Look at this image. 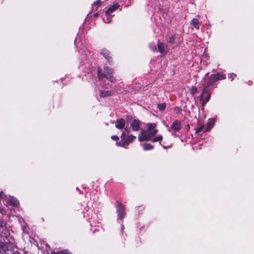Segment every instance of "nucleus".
<instances>
[{"label": "nucleus", "instance_id": "nucleus-1", "mask_svg": "<svg viewBox=\"0 0 254 254\" xmlns=\"http://www.w3.org/2000/svg\"><path fill=\"white\" fill-rule=\"evenodd\" d=\"M146 129H141L138 134V139L140 142L149 141L158 132L155 123H147Z\"/></svg>", "mask_w": 254, "mask_h": 254}, {"label": "nucleus", "instance_id": "nucleus-2", "mask_svg": "<svg viewBox=\"0 0 254 254\" xmlns=\"http://www.w3.org/2000/svg\"><path fill=\"white\" fill-rule=\"evenodd\" d=\"M105 73H101V69H98V77L99 79H102L104 77L106 78L108 80L111 82H114L115 78L113 75V70L109 68L108 67H105L104 68Z\"/></svg>", "mask_w": 254, "mask_h": 254}, {"label": "nucleus", "instance_id": "nucleus-3", "mask_svg": "<svg viewBox=\"0 0 254 254\" xmlns=\"http://www.w3.org/2000/svg\"><path fill=\"white\" fill-rule=\"evenodd\" d=\"M211 94L210 91L206 88H204L200 95V99H201L203 104L206 103L208 101L210 98Z\"/></svg>", "mask_w": 254, "mask_h": 254}, {"label": "nucleus", "instance_id": "nucleus-4", "mask_svg": "<svg viewBox=\"0 0 254 254\" xmlns=\"http://www.w3.org/2000/svg\"><path fill=\"white\" fill-rule=\"evenodd\" d=\"M117 211L118 213V219H123L126 214V212L124 206L121 203H118V204Z\"/></svg>", "mask_w": 254, "mask_h": 254}, {"label": "nucleus", "instance_id": "nucleus-5", "mask_svg": "<svg viewBox=\"0 0 254 254\" xmlns=\"http://www.w3.org/2000/svg\"><path fill=\"white\" fill-rule=\"evenodd\" d=\"M225 78V76L224 74L218 73L216 74H212L208 77V79L211 80L213 83H214L218 80L224 79Z\"/></svg>", "mask_w": 254, "mask_h": 254}, {"label": "nucleus", "instance_id": "nucleus-6", "mask_svg": "<svg viewBox=\"0 0 254 254\" xmlns=\"http://www.w3.org/2000/svg\"><path fill=\"white\" fill-rule=\"evenodd\" d=\"M125 125L126 122L124 119H119L116 121L115 127L118 129H122L125 127Z\"/></svg>", "mask_w": 254, "mask_h": 254}, {"label": "nucleus", "instance_id": "nucleus-7", "mask_svg": "<svg viewBox=\"0 0 254 254\" xmlns=\"http://www.w3.org/2000/svg\"><path fill=\"white\" fill-rule=\"evenodd\" d=\"M140 122L138 120H134L130 124L132 130L134 131H138L140 128Z\"/></svg>", "mask_w": 254, "mask_h": 254}, {"label": "nucleus", "instance_id": "nucleus-8", "mask_svg": "<svg viewBox=\"0 0 254 254\" xmlns=\"http://www.w3.org/2000/svg\"><path fill=\"white\" fill-rule=\"evenodd\" d=\"M158 49L159 52L161 53L166 54L168 52L167 46L165 45L162 42H158Z\"/></svg>", "mask_w": 254, "mask_h": 254}, {"label": "nucleus", "instance_id": "nucleus-9", "mask_svg": "<svg viewBox=\"0 0 254 254\" xmlns=\"http://www.w3.org/2000/svg\"><path fill=\"white\" fill-rule=\"evenodd\" d=\"M136 136L132 134L128 135L126 137L123 141V145H128L130 143L132 142L134 139H135Z\"/></svg>", "mask_w": 254, "mask_h": 254}, {"label": "nucleus", "instance_id": "nucleus-10", "mask_svg": "<svg viewBox=\"0 0 254 254\" xmlns=\"http://www.w3.org/2000/svg\"><path fill=\"white\" fill-rule=\"evenodd\" d=\"M171 127L175 131H179L181 128V123L178 120H176L172 125Z\"/></svg>", "mask_w": 254, "mask_h": 254}, {"label": "nucleus", "instance_id": "nucleus-11", "mask_svg": "<svg viewBox=\"0 0 254 254\" xmlns=\"http://www.w3.org/2000/svg\"><path fill=\"white\" fill-rule=\"evenodd\" d=\"M9 203L13 206H17L19 204L18 200L12 196H10L8 199Z\"/></svg>", "mask_w": 254, "mask_h": 254}, {"label": "nucleus", "instance_id": "nucleus-12", "mask_svg": "<svg viewBox=\"0 0 254 254\" xmlns=\"http://www.w3.org/2000/svg\"><path fill=\"white\" fill-rule=\"evenodd\" d=\"M112 95V92L111 91H104L101 90L100 93V96L101 97H105Z\"/></svg>", "mask_w": 254, "mask_h": 254}, {"label": "nucleus", "instance_id": "nucleus-13", "mask_svg": "<svg viewBox=\"0 0 254 254\" xmlns=\"http://www.w3.org/2000/svg\"><path fill=\"white\" fill-rule=\"evenodd\" d=\"M119 7V5L118 3L114 4L111 7L109 8L108 10L106 11L107 14L111 13L113 12L115 10H116Z\"/></svg>", "mask_w": 254, "mask_h": 254}, {"label": "nucleus", "instance_id": "nucleus-14", "mask_svg": "<svg viewBox=\"0 0 254 254\" xmlns=\"http://www.w3.org/2000/svg\"><path fill=\"white\" fill-rule=\"evenodd\" d=\"M199 20L197 18H193L191 20V24L193 25L196 29H199Z\"/></svg>", "mask_w": 254, "mask_h": 254}, {"label": "nucleus", "instance_id": "nucleus-15", "mask_svg": "<svg viewBox=\"0 0 254 254\" xmlns=\"http://www.w3.org/2000/svg\"><path fill=\"white\" fill-rule=\"evenodd\" d=\"M142 147L144 150H149L153 148V146L149 143H143Z\"/></svg>", "mask_w": 254, "mask_h": 254}, {"label": "nucleus", "instance_id": "nucleus-16", "mask_svg": "<svg viewBox=\"0 0 254 254\" xmlns=\"http://www.w3.org/2000/svg\"><path fill=\"white\" fill-rule=\"evenodd\" d=\"M162 139H163L162 135H158L156 137H153L151 139V141L152 142H157V141H160V142Z\"/></svg>", "mask_w": 254, "mask_h": 254}, {"label": "nucleus", "instance_id": "nucleus-17", "mask_svg": "<svg viewBox=\"0 0 254 254\" xmlns=\"http://www.w3.org/2000/svg\"><path fill=\"white\" fill-rule=\"evenodd\" d=\"M214 120L212 119L208 123L206 130H209L213 127L214 124Z\"/></svg>", "mask_w": 254, "mask_h": 254}, {"label": "nucleus", "instance_id": "nucleus-18", "mask_svg": "<svg viewBox=\"0 0 254 254\" xmlns=\"http://www.w3.org/2000/svg\"><path fill=\"white\" fill-rule=\"evenodd\" d=\"M51 254H71L68 250H64L59 252H52Z\"/></svg>", "mask_w": 254, "mask_h": 254}, {"label": "nucleus", "instance_id": "nucleus-19", "mask_svg": "<svg viewBox=\"0 0 254 254\" xmlns=\"http://www.w3.org/2000/svg\"><path fill=\"white\" fill-rule=\"evenodd\" d=\"M158 108L161 111H163L165 110L166 108V104L165 103H160L158 105Z\"/></svg>", "mask_w": 254, "mask_h": 254}, {"label": "nucleus", "instance_id": "nucleus-20", "mask_svg": "<svg viewBox=\"0 0 254 254\" xmlns=\"http://www.w3.org/2000/svg\"><path fill=\"white\" fill-rule=\"evenodd\" d=\"M106 15L107 16V19L106 22H107V23L110 22L111 21V18H112V15H111V13L107 14V11H106Z\"/></svg>", "mask_w": 254, "mask_h": 254}, {"label": "nucleus", "instance_id": "nucleus-21", "mask_svg": "<svg viewBox=\"0 0 254 254\" xmlns=\"http://www.w3.org/2000/svg\"><path fill=\"white\" fill-rule=\"evenodd\" d=\"M5 223L3 222V221L1 219H0V229H5ZM0 232H1V230H0Z\"/></svg>", "mask_w": 254, "mask_h": 254}, {"label": "nucleus", "instance_id": "nucleus-22", "mask_svg": "<svg viewBox=\"0 0 254 254\" xmlns=\"http://www.w3.org/2000/svg\"><path fill=\"white\" fill-rule=\"evenodd\" d=\"M101 3V0H97L94 2L93 5L95 6H99Z\"/></svg>", "mask_w": 254, "mask_h": 254}, {"label": "nucleus", "instance_id": "nucleus-23", "mask_svg": "<svg viewBox=\"0 0 254 254\" xmlns=\"http://www.w3.org/2000/svg\"><path fill=\"white\" fill-rule=\"evenodd\" d=\"M121 138L122 141L125 140V138H126V133L125 131L122 132Z\"/></svg>", "mask_w": 254, "mask_h": 254}, {"label": "nucleus", "instance_id": "nucleus-24", "mask_svg": "<svg viewBox=\"0 0 254 254\" xmlns=\"http://www.w3.org/2000/svg\"><path fill=\"white\" fill-rule=\"evenodd\" d=\"M213 84V82L211 80H209V81L208 82L207 85L204 87V88H206V89H207L208 87L212 85Z\"/></svg>", "mask_w": 254, "mask_h": 254}, {"label": "nucleus", "instance_id": "nucleus-25", "mask_svg": "<svg viewBox=\"0 0 254 254\" xmlns=\"http://www.w3.org/2000/svg\"><path fill=\"white\" fill-rule=\"evenodd\" d=\"M174 41H175V36H171L169 39L170 43H173L174 42Z\"/></svg>", "mask_w": 254, "mask_h": 254}, {"label": "nucleus", "instance_id": "nucleus-26", "mask_svg": "<svg viewBox=\"0 0 254 254\" xmlns=\"http://www.w3.org/2000/svg\"><path fill=\"white\" fill-rule=\"evenodd\" d=\"M111 138L114 140H118L119 137L117 135H113L111 136Z\"/></svg>", "mask_w": 254, "mask_h": 254}, {"label": "nucleus", "instance_id": "nucleus-27", "mask_svg": "<svg viewBox=\"0 0 254 254\" xmlns=\"http://www.w3.org/2000/svg\"><path fill=\"white\" fill-rule=\"evenodd\" d=\"M203 127L201 126L199 127L198 129H197L196 132L198 133L202 130Z\"/></svg>", "mask_w": 254, "mask_h": 254}, {"label": "nucleus", "instance_id": "nucleus-28", "mask_svg": "<svg viewBox=\"0 0 254 254\" xmlns=\"http://www.w3.org/2000/svg\"><path fill=\"white\" fill-rule=\"evenodd\" d=\"M122 143H123V141L122 140L121 142H117V143H116L117 145L118 146H120L124 147V146H126V145H123Z\"/></svg>", "mask_w": 254, "mask_h": 254}, {"label": "nucleus", "instance_id": "nucleus-29", "mask_svg": "<svg viewBox=\"0 0 254 254\" xmlns=\"http://www.w3.org/2000/svg\"><path fill=\"white\" fill-rule=\"evenodd\" d=\"M233 77V74H231L230 76H229V78Z\"/></svg>", "mask_w": 254, "mask_h": 254}, {"label": "nucleus", "instance_id": "nucleus-30", "mask_svg": "<svg viewBox=\"0 0 254 254\" xmlns=\"http://www.w3.org/2000/svg\"><path fill=\"white\" fill-rule=\"evenodd\" d=\"M124 226L123 225H122V229L123 230L124 229Z\"/></svg>", "mask_w": 254, "mask_h": 254}, {"label": "nucleus", "instance_id": "nucleus-31", "mask_svg": "<svg viewBox=\"0 0 254 254\" xmlns=\"http://www.w3.org/2000/svg\"><path fill=\"white\" fill-rule=\"evenodd\" d=\"M129 120H130V118H128V117H127V121H129Z\"/></svg>", "mask_w": 254, "mask_h": 254}, {"label": "nucleus", "instance_id": "nucleus-32", "mask_svg": "<svg viewBox=\"0 0 254 254\" xmlns=\"http://www.w3.org/2000/svg\"><path fill=\"white\" fill-rule=\"evenodd\" d=\"M126 131H127V133L129 132L128 130L126 128Z\"/></svg>", "mask_w": 254, "mask_h": 254}, {"label": "nucleus", "instance_id": "nucleus-33", "mask_svg": "<svg viewBox=\"0 0 254 254\" xmlns=\"http://www.w3.org/2000/svg\"><path fill=\"white\" fill-rule=\"evenodd\" d=\"M196 91V88H195V89H194V91Z\"/></svg>", "mask_w": 254, "mask_h": 254}, {"label": "nucleus", "instance_id": "nucleus-34", "mask_svg": "<svg viewBox=\"0 0 254 254\" xmlns=\"http://www.w3.org/2000/svg\"><path fill=\"white\" fill-rule=\"evenodd\" d=\"M106 59H108V57L106 56H105Z\"/></svg>", "mask_w": 254, "mask_h": 254}]
</instances>
